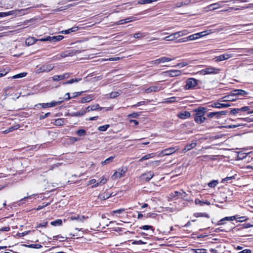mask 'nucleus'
I'll list each match as a JSON object with an SVG mask.
<instances>
[{"label":"nucleus","instance_id":"nucleus-38","mask_svg":"<svg viewBox=\"0 0 253 253\" xmlns=\"http://www.w3.org/2000/svg\"><path fill=\"white\" fill-rule=\"evenodd\" d=\"M114 157L111 156L107 159H106L104 162H102V165L108 164L111 162H112L114 160Z\"/></svg>","mask_w":253,"mask_h":253},{"label":"nucleus","instance_id":"nucleus-44","mask_svg":"<svg viewBox=\"0 0 253 253\" xmlns=\"http://www.w3.org/2000/svg\"><path fill=\"white\" fill-rule=\"evenodd\" d=\"M176 101V97H172L166 99L165 102L166 103H173Z\"/></svg>","mask_w":253,"mask_h":253},{"label":"nucleus","instance_id":"nucleus-63","mask_svg":"<svg viewBox=\"0 0 253 253\" xmlns=\"http://www.w3.org/2000/svg\"><path fill=\"white\" fill-rule=\"evenodd\" d=\"M218 112H211L208 115V116L210 118H212L213 116H214L215 115L218 114Z\"/></svg>","mask_w":253,"mask_h":253},{"label":"nucleus","instance_id":"nucleus-56","mask_svg":"<svg viewBox=\"0 0 253 253\" xmlns=\"http://www.w3.org/2000/svg\"><path fill=\"white\" fill-rule=\"evenodd\" d=\"M49 204H50V203H46V204H44V205H43L42 206H41V205H40V206H39L37 207V211H39V210H41V209H43V208L45 207L46 206H48V205H49Z\"/></svg>","mask_w":253,"mask_h":253},{"label":"nucleus","instance_id":"nucleus-40","mask_svg":"<svg viewBox=\"0 0 253 253\" xmlns=\"http://www.w3.org/2000/svg\"><path fill=\"white\" fill-rule=\"evenodd\" d=\"M164 40L167 41H171L175 40V38L174 37L173 34L170 35L169 36L166 37L164 38Z\"/></svg>","mask_w":253,"mask_h":253},{"label":"nucleus","instance_id":"nucleus-21","mask_svg":"<svg viewBox=\"0 0 253 253\" xmlns=\"http://www.w3.org/2000/svg\"><path fill=\"white\" fill-rule=\"evenodd\" d=\"M236 219L235 216L225 217L221 219L220 221H219L218 225H220L224 224V221H231Z\"/></svg>","mask_w":253,"mask_h":253},{"label":"nucleus","instance_id":"nucleus-62","mask_svg":"<svg viewBox=\"0 0 253 253\" xmlns=\"http://www.w3.org/2000/svg\"><path fill=\"white\" fill-rule=\"evenodd\" d=\"M249 110H250V107L249 106H244L240 109V111H244V112L247 111Z\"/></svg>","mask_w":253,"mask_h":253},{"label":"nucleus","instance_id":"nucleus-39","mask_svg":"<svg viewBox=\"0 0 253 253\" xmlns=\"http://www.w3.org/2000/svg\"><path fill=\"white\" fill-rule=\"evenodd\" d=\"M27 73L23 72L20 74H17L16 75H14L12 77L13 79H18V78H21L23 77H24L26 76Z\"/></svg>","mask_w":253,"mask_h":253},{"label":"nucleus","instance_id":"nucleus-20","mask_svg":"<svg viewBox=\"0 0 253 253\" xmlns=\"http://www.w3.org/2000/svg\"><path fill=\"white\" fill-rule=\"evenodd\" d=\"M97 109H102V108L99 107V104H98L88 106L86 108L85 111H86V112H89L90 111L96 110Z\"/></svg>","mask_w":253,"mask_h":253},{"label":"nucleus","instance_id":"nucleus-24","mask_svg":"<svg viewBox=\"0 0 253 253\" xmlns=\"http://www.w3.org/2000/svg\"><path fill=\"white\" fill-rule=\"evenodd\" d=\"M22 10H15L10 11L6 12H0V17H5L8 15H12V14H15L17 11L19 12Z\"/></svg>","mask_w":253,"mask_h":253},{"label":"nucleus","instance_id":"nucleus-51","mask_svg":"<svg viewBox=\"0 0 253 253\" xmlns=\"http://www.w3.org/2000/svg\"><path fill=\"white\" fill-rule=\"evenodd\" d=\"M188 65V63L186 62H180V63H178L175 66H177V67H183L186 65Z\"/></svg>","mask_w":253,"mask_h":253},{"label":"nucleus","instance_id":"nucleus-36","mask_svg":"<svg viewBox=\"0 0 253 253\" xmlns=\"http://www.w3.org/2000/svg\"><path fill=\"white\" fill-rule=\"evenodd\" d=\"M62 221L61 219H57L55 221H52L50 224L53 226H58L62 225Z\"/></svg>","mask_w":253,"mask_h":253},{"label":"nucleus","instance_id":"nucleus-52","mask_svg":"<svg viewBox=\"0 0 253 253\" xmlns=\"http://www.w3.org/2000/svg\"><path fill=\"white\" fill-rule=\"evenodd\" d=\"M179 33L180 37L186 35L189 33V32L186 30L179 31Z\"/></svg>","mask_w":253,"mask_h":253},{"label":"nucleus","instance_id":"nucleus-23","mask_svg":"<svg viewBox=\"0 0 253 253\" xmlns=\"http://www.w3.org/2000/svg\"><path fill=\"white\" fill-rule=\"evenodd\" d=\"M206 119L204 116H195L194 118L195 121L199 124L203 123Z\"/></svg>","mask_w":253,"mask_h":253},{"label":"nucleus","instance_id":"nucleus-46","mask_svg":"<svg viewBox=\"0 0 253 253\" xmlns=\"http://www.w3.org/2000/svg\"><path fill=\"white\" fill-rule=\"evenodd\" d=\"M109 127V125H106L104 126H100L98 127V129L100 131H104Z\"/></svg>","mask_w":253,"mask_h":253},{"label":"nucleus","instance_id":"nucleus-22","mask_svg":"<svg viewBox=\"0 0 253 253\" xmlns=\"http://www.w3.org/2000/svg\"><path fill=\"white\" fill-rule=\"evenodd\" d=\"M94 95L92 94L88 95V96L83 97L82 98L80 102L81 103H84L86 102H89L93 99Z\"/></svg>","mask_w":253,"mask_h":253},{"label":"nucleus","instance_id":"nucleus-3","mask_svg":"<svg viewBox=\"0 0 253 253\" xmlns=\"http://www.w3.org/2000/svg\"><path fill=\"white\" fill-rule=\"evenodd\" d=\"M127 171L126 168H122L119 169L116 171L112 176L113 179H117L120 178L122 176L125 175V173Z\"/></svg>","mask_w":253,"mask_h":253},{"label":"nucleus","instance_id":"nucleus-59","mask_svg":"<svg viewBox=\"0 0 253 253\" xmlns=\"http://www.w3.org/2000/svg\"><path fill=\"white\" fill-rule=\"evenodd\" d=\"M138 116H139V114L138 113H133L128 115L129 117L132 118H137Z\"/></svg>","mask_w":253,"mask_h":253},{"label":"nucleus","instance_id":"nucleus-11","mask_svg":"<svg viewBox=\"0 0 253 253\" xmlns=\"http://www.w3.org/2000/svg\"><path fill=\"white\" fill-rule=\"evenodd\" d=\"M233 56V55L232 54L226 53L219 56H215L214 59L216 62H219L224 60H227Z\"/></svg>","mask_w":253,"mask_h":253},{"label":"nucleus","instance_id":"nucleus-33","mask_svg":"<svg viewBox=\"0 0 253 253\" xmlns=\"http://www.w3.org/2000/svg\"><path fill=\"white\" fill-rule=\"evenodd\" d=\"M86 112V111H85V110H81L80 111L73 113L72 114V116H82L84 115Z\"/></svg>","mask_w":253,"mask_h":253},{"label":"nucleus","instance_id":"nucleus-13","mask_svg":"<svg viewBox=\"0 0 253 253\" xmlns=\"http://www.w3.org/2000/svg\"><path fill=\"white\" fill-rule=\"evenodd\" d=\"M163 89V87L161 85L152 86L147 88L145 90V92L147 93H151L152 92H157Z\"/></svg>","mask_w":253,"mask_h":253},{"label":"nucleus","instance_id":"nucleus-14","mask_svg":"<svg viewBox=\"0 0 253 253\" xmlns=\"http://www.w3.org/2000/svg\"><path fill=\"white\" fill-rule=\"evenodd\" d=\"M62 102V101H59V102L52 101L50 103L39 104L38 105H36V106H38L39 105H40V106L42 105L43 108L51 107L55 106L57 104H60Z\"/></svg>","mask_w":253,"mask_h":253},{"label":"nucleus","instance_id":"nucleus-5","mask_svg":"<svg viewBox=\"0 0 253 253\" xmlns=\"http://www.w3.org/2000/svg\"><path fill=\"white\" fill-rule=\"evenodd\" d=\"M172 60V58L163 56L155 60L152 61L150 63L151 64L158 65L161 63L171 61Z\"/></svg>","mask_w":253,"mask_h":253},{"label":"nucleus","instance_id":"nucleus-19","mask_svg":"<svg viewBox=\"0 0 253 253\" xmlns=\"http://www.w3.org/2000/svg\"><path fill=\"white\" fill-rule=\"evenodd\" d=\"M206 109L204 107H200L197 109H195V111L196 112L195 116H204L206 111Z\"/></svg>","mask_w":253,"mask_h":253},{"label":"nucleus","instance_id":"nucleus-60","mask_svg":"<svg viewBox=\"0 0 253 253\" xmlns=\"http://www.w3.org/2000/svg\"><path fill=\"white\" fill-rule=\"evenodd\" d=\"M30 247L35 249H40L42 247V246L41 245L39 244L31 245Z\"/></svg>","mask_w":253,"mask_h":253},{"label":"nucleus","instance_id":"nucleus-7","mask_svg":"<svg viewBox=\"0 0 253 253\" xmlns=\"http://www.w3.org/2000/svg\"><path fill=\"white\" fill-rule=\"evenodd\" d=\"M163 74L165 75L166 76L170 77H177L181 75V71L177 70H172L169 71H167L164 72Z\"/></svg>","mask_w":253,"mask_h":253},{"label":"nucleus","instance_id":"nucleus-6","mask_svg":"<svg viewBox=\"0 0 253 253\" xmlns=\"http://www.w3.org/2000/svg\"><path fill=\"white\" fill-rule=\"evenodd\" d=\"M242 99L240 97H235V95L232 94V90L230 92L229 95H226L219 99L221 102L225 101H235L237 99Z\"/></svg>","mask_w":253,"mask_h":253},{"label":"nucleus","instance_id":"nucleus-10","mask_svg":"<svg viewBox=\"0 0 253 253\" xmlns=\"http://www.w3.org/2000/svg\"><path fill=\"white\" fill-rule=\"evenodd\" d=\"M63 36L61 35H58L57 36H48L46 38L42 39L40 40L41 41H50L52 42H56L57 41H59L63 39Z\"/></svg>","mask_w":253,"mask_h":253},{"label":"nucleus","instance_id":"nucleus-28","mask_svg":"<svg viewBox=\"0 0 253 253\" xmlns=\"http://www.w3.org/2000/svg\"><path fill=\"white\" fill-rule=\"evenodd\" d=\"M132 21V20L131 19V18H126L125 19H122V20H120L118 21L116 23V24L117 25H122V24H124L125 23H128V22H131Z\"/></svg>","mask_w":253,"mask_h":253},{"label":"nucleus","instance_id":"nucleus-41","mask_svg":"<svg viewBox=\"0 0 253 253\" xmlns=\"http://www.w3.org/2000/svg\"><path fill=\"white\" fill-rule=\"evenodd\" d=\"M236 174H235V175H233V176H227L224 178H223L222 180V182H224V181H228L231 179H235L236 178Z\"/></svg>","mask_w":253,"mask_h":253},{"label":"nucleus","instance_id":"nucleus-55","mask_svg":"<svg viewBox=\"0 0 253 253\" xmlns=\"http://www.w3.org/2000/svg\"><path fill=\"white\" fill-rule=\"evenodd\" d=\"M239 111H240V109L234 108L231 110L230 113L232 114H236L237 113H238Z\"/></svg>","mask_w":253,"mask_h":253},{"label":"nucleus","instance_id":"nucleus-43","mask_svg":"<svg viewBox=\"0 0 253 253\" xmlns=\"http://www.w3.org/2000/svg\"><path fill=\"white\" fill-rule=\"evenodd\" d=\"M218 183V182L216 180H212L208 183V186L210 187H215Z\"/></svg>","mask_w":253,"mask_h":253},{"label":"nucleus","instance_id":"nucleus-12","mask_svg":"<svg viewBox=\"0 0 253 253\" xmlns=\"http://www.w3.org/2000/svg\"><path fill=\"white\" fill-rule=\"evenodd\" d=\"M70 74L69 73H66L62 75H55L52 77V79L53 81L58 82L63 80L65 79H68L70 77Z\"/></svg>","mask_w":253,"mask_h":253},{"label":"nucleus","instance_id":"nucleus-31","mask_svg":"<svg viewBox=\"0 0 253 253\" xmlns=\"http://www.w3.org/2000/svg\"><path fill=\"white\" fill-rule=\"evenodd\" d=\"M106 182H107V179L106 178H105L104 177H102L101 179L100 180V181L99 182L95 184V185H92V188L95 187L97 186L99 184H104L106 183Z\"/></svg>","mask_w":253,"mask_h":253},{"label":"nucleus","instance_id":"nucleus-48","mask_svg":"<svg viewBox=\"0 0 253 253\" xmlns=\"http://www.w3.org/2000/svg\"><path fill=\"white\" fill-rule=\"evenodd\" d=\"M195 202L196 205H200L201 206L204 205V201H201L198 199H196Z\"/></svg>","mask_w":253,"mask_h":253},{"label":"nucleus","instance_id":"nucleus-50","mask_svg":"<svg viewBox=\"0 0 253 253\" xmlns=\"http://www.w3.org/2000/svg\"><path fill=\"white\" fill-rule=\"evenodd\" d=\"M146 242L142 241V240L134 241L132 242V244L135 245H140V244H146Z\"/></svg>","mask_w":253,"mask_h":253},{"label":"nucleus","instance_id":"nucleus-25","mask_svg":"<svg viewBox=\"0 0 253 253\" xmlns=\"http://www.w3.org/2000/svg\"><path fill=\"white\" fill-rule=\"evenodd\" d=\"M20 127L19 125H15L13 126H11L9 127L8 129H6L3 131L4 133H8L10 132H12L15 130L18 129Z\"/></svg>","mask_w":253,"mask_h":253},{"label":"nucleus","instance_id":"nucleus-27","mask_svg":"<svg viewBox=\"0 0 253 253\" xmlns=\"http://www.w3.org/2000/svg\"><path fill=\"white\" fill-rule=\"evenodd\" d=\"M112 194H109L108 193H104L99 196V198L102 200H105L108 199L109 197L112 196Z\"/></svg>","mask_w":253,"mask_h":253},{"label":"nucleus","instance_id":"nucleus-35","mask_svg":"<svg viewBox=\"0 0 253 253\" xmlns=\"http://www.w3.org/2000/svg\"><path fill=\"white\" fill-rule=\"evenodd\" d=\"M158 0H139L138 3L140 4L150 3L154 1H156Z\"/></svg>","mask_w":253,"mask_h":253},{"label":"nucleus","instance_id":"nucleus-64","mask_svg":"<svg viewBox=\"0 0 253 253\" xmlns=\"http://www.w3.org/2000/svg\"><path fill=\"white\" fill-rule=\"evenodd\" d=\"M252 251L250 249H245L244 250L240 252H238V253H251Z\"/></svg>","mask_w":253,"mask_h":253},{"label":"nucleus","instance_id":"nucleus-34","mask_svg":"<svg viewBox=\"0 0 253 253\" xmlns=\"http://www.w3.org/2000/svg\"><path fill=\"white\" fill-rule=\"evenodd\" d=\"M77 30H78V28L77 27H73L72 28L69 29L68 30H65V31H62L61 32V33L67 34H69V33H70L71 32H75Z\"/></svg>","mask_w":253,"mask_h":253},{"label":"nucleus","instance_id":"nucleus-32","mask_svg":"<svg viewBox=\"0 0 253 253\" xmlns=\"http://www.w3.org/2000/svg\"><path fill=\"white\" fill-rule=\"evenodd\" d=\"M154 154L153 153L149 154H147V155L143 156L141 159H140L139 160V161L142 162L144 160H147L149 158H153V157H154Z\"/></svg>","mask_w":253,"mask_h":253},{"label":"nucleus","instance_id":"nucleus-58","mask_svg":"<svg viewBox=\"0 0 253 253\" xmlns=\"http://www.w3.org/2000/svg\"><path fill=\"white\" fill-rule=\"evenodd\" d=\"M60 59H61L62 58L66 57L68 56V54L66 52H62L61 54H59Z\"/></svg>","mask_w":253,"mask_h":253},{"label":"nucleus","instance_id":"nucleus-9","mask_svg":"<svg viewBox=\"0 0 253 253\" xmlns=\"http://www.w3.org/2000/svg\"><path fill=\"white\" fill-rule=\"evenodd\" d=\"M178 149L179 148L177 147L169 148L162 151L160 155L162 156L169 155L178 151Z\"/></svg>","mask_w":253,"mask_h":253},{"label":"nucleus","instance_id":"nucleus-54","mask_svg":"<svg viewBox=\"0 0 253 253\" xmlns=\"http://www.w3.org/2000/svg\"><path fill=\"white\" fill-rule=\"evenodd\" d=\"M55 124L56 125H59V126H60L62 124L63 121V120L62 119H58L57 120H55Z\"/></svg>","mask_w":253,"mask_h":253},{"label":"nucleus","instance_id":"nucleus-8","mask_svg":"<svg viewBox=\"0 0 253 253\" xmlns=\"http://www.w3.org/2000/svg\"><path fill=\"white\" fill-rule=\"evenodd\" d=\"M232 94L235 95V97H246L248 96L249 92L242 89H234L232 90Z\"/></svg>","mask_w":253,"mask_h":253},{"label":"nucleus","instance_id":"nucleus-4","mask_svg":"<svg viewBox=\"0 0 253 253\" xmlns=\"http://www.w3.org/2000/svg\"><path fill=\"white\" fill-rule=\"evenodd\" d=\"M54 68L52 64L43 65L36 71L37 74H40L44 72H48Z\"/></svg>","mask_w":253,"mask_h":253},{"label":"nucleus","instance_id":"nucleus-49","mask_svg":"<svg viewBox=\"0 0 253 253\" xmlns=\"http://www.w3.org/2000/svg\"><path fill=\"white\" fill-rule=\"evenodd\" d=\"M207 32L206 31H203V32H200V33H196V36L197 37V38L199 39V38H201V37H202L205 35H207V34L206 33Z\"/></svg>","mask_w":253,"mask_h":253},{"label":"nucleus","instance_id":"nucleus-30","mask_svg":"<svg viewBox=\"0 0 253 253\" xmlns=\"http://www.w3.org/2000/svg\"><path fill=\"white\" fill-rule=\"evenodd\" d=\"M220 6V4L218 2L211 4L208 6V8L212 10H215L217 8H218Z\"/></svg>","mask_w":253,"mask_h":253},{"label":"nucleus","instance_id":"nucleus-61","mask_svg":"<svg viewBox=\"0 0 253 253\" xmlns=\"http://www.w3.org/2000/svg\"><path fill=\"white\" fill-rule=\"evenodd\" d=\"M142 36V34L140 33H135L133 35V37L135 39L139 38Z\"/></svg>","mask_w":253,"mask_h":253},{"label":"nucleus","instance_id":"nucleus-37","mask_svg":"<svg viewBox=\"0 0 253 253\" xmlns=\"http://www.w3.org/2000/svg\"><path fill=\"white\" fill-rule=\"evenodd\" d=\"M194 216H195L196 217H200V216H205L207 218L210 217L209 215L206 213H203L197 212V213H195L194 214Z\"/></svg>","mask_w":253,"mask_h":253},{"label":"nucleus","instance_id":"nucleus-29","mask_svg":"<svg viewBox=\"0 0 253 253\" xmlns=\"http://www.w3.org/2000/svg\"><path fill=\"white\" fill-rule=\"evenodd\" d=\"M122 93V91L121 90H119L117 91H113L110 94V97L111 98H115L116 97L120 95Z\"/></svg>","mask_w":253,"mask_h":253},{"label":"nucleus","instance_id":"nucleus-45","mask_svg":"<svg viewBox=\"0 0 253 253\" xmlns=\"http://www.w3.org/2000/svg\"><path fill=\"white\" fill-rule=\"evenodd\" d=\"M140 228L142 229L143 230H149L151 229L152 231V233L154 232V229H153V227L150 225H144L142 226L141 227H140Z\"/></svg>","mask_w":253,"mask_h":253},{"label":"nucleus","instance_id":"nucleus-18","mask_svg":"<svg viewBox=\"0 0 253 253\" xmlns=\"http://www.w3.org/2000/svg\"><path fill=\"white\" fill-rule=\"evenodd\" d=\"M177 117L181 119H185L190 117V113L188 111H183L179 113Z\"/></svg>","mask_w":253,"mask_h":253},{"label":"nucleus","instance_id":"nucleus-57","mask_svg":"<svg viewBox=\"0 0 253 253\" xmlns=\"http://www.w3.org/2000/svg\"><path fill=\"white\" fill-rule=\"evenodd\" d=\"M60 60V59L59 54L53 56L51 59V60L52 61H57V60Z\"/></svg>","mask_w":253,"mask_h":253},{"label":"nucleus","instance_id":"nucleus-15","mask_svg":"<svg viewBox=\"0 0 253 253\" xmlns=\"http://www.w3.org/2000/svg\"><path fill=\"white\" fill-rule=\"evenodd\" d=\"M154 176V173L149 171L146 173H143L141 175V178L145 180V181H149Z\"/></svg>","mask_w":253,"mask_h":253},{"label":"nucleus","instance_id":"nucleus-53","mask_svg":"<svg viewBox=\"0 0 253 253\" xmlns=\"http://www.w3.org/2000/svg\"><path fill=\"white\" fill-rule=\"evenodd\" d=\"M47 224V222H43L42 223L38 224L37 225V228H40L42 227H46Z\"/></svg>","mask_w":253,"mask_h":253},{"label":"nucleus","instance_id":"nucleus-17","mask_svg":"<svg viewBox=\"0 0 253 253\" xmlns=\"http://www.w3.org/2000/svg\"><path fill=\"white\" fill-rule=\"evenodd\" d=\"M197 145L196 142H192L191 144H188L186 145L184 148L182 150V152L186 153L188 151H190V150L192 149L193 148H195Z\"/></svg>","mask_w":253,"mask_h":253},{"label":"nucleus","instance_id":"nucleus-1","mask_svg":"<svg viewBox=\"0 0 253 253\" xmlns=\"http://www.w3.org/2000/svg\"><path fill=\"white\" fill-rule=\"evenodd\" d=\"M199 81L194 78H189L186 81V84L184 86L185 90L193 89L197 85Z\"/></svg>","mask_w":253,"mask_h":253},{"label":"nucleus","instance_id":"nucleus-26","mask_svg":"<svg viewBox=\"0 0 253 253\" xmlns=\"http://www.w3.org/2000/svg\"><path fill=\"white\" fill-rule=\"evenodd\" d=\"M196 39H198V38H197V37L196 36V34H195L190 35V36L187 37L186 38H184L183 39H181L180 40H181L180 42H186V41H187L188 40L192 41V40H196Z\"/></svg>","mask_w":253,"mask_h":253},{"label":"nucleus","instance_id":"nucleus-2","mask_svg":"<svg viewBox=\"0 0 253 253\" xmlns=\"http://www.w3.org/2000/svg\"><path fill=\"white\" fill-rule=\"evenodd\" d=\"M220 69L219 68H216L211 66H208L199 72L200 74L205 75L207 74H218Z\"/></svg>","mask_w":253,"mask_h":253},{"label":"nucleus","instance_id":"nucleus-47","mask_svg":"<svg viewBox=\"0 0 253 253\" xmlns=\"http://www.w3.org/2000/svg\"><path fill=\"white\" fill-rule=\"evenodd\" d=\"M64 238H65L64 237L60 236L59 235L54 236L53 237V240H59V241H60V242L64 241Z\"/></svg>","mask_w":253,"mask_h":253},{"label":"nucleus","instance_id":"nucleus-16","mask_svg":"<svg viewBox=\"0 0 253 253\" xmlns=\"http://www.w3.org/2000/svg\"><path fill=\"white\" fill-rule=\"evenodd\" d=\"M230 106H231V105L228 103H218V102L213 103L211 105V107H214V108H218V109L222 108H227V107H230Z\"/></svg>","mask_w":253,"mask_h":253},{"label":"nucleus","instance_id":"nucleus-42","mask_svg":"<svg viewBox=\"0 0 253 253\" xmlns=\"http://www.w3.org/2000/svg\"><path fill=\"white\" fill-rule=\"evenodd\" d=\"M77 134L80 136H83L86 134V131L84 129H79L77 131Z\"/></svg>","mask_w":253,"mask_h":253}]
</instances>
